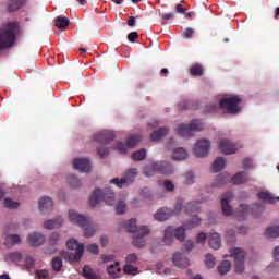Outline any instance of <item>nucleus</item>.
Here are the masks:
<instances>
[{
	"label": "nucleus",
	"mask_w": 279,
	"mask_h": 279,
	"mask_svg": "<svg viewBox=\"0 0 279 279\" xmlns=\"http://www.w3.org/2000/svg\"><path fill=\"white\" fill-rule=\"evenodd\" d=\"M97 151H98V155L100 156V158H106V156H108V154H109L108 148L97 147Z\"/></svg>",
	"instance_id": "nucleus-59"
},
{
	"label": "nucleus",
	"mask_w": 279,
	"mask_h": 279,
	"mask_svg": "<svg viewBox=\"0 0 279 279\" xmlns=\"http://www.w3.org/2000/svg\"><path fill=\"white\" fill-rule=\"evenodd\" d=\"M199 223H202V219H199L197 216H194L192 220L185 225V228H196V226H199Z\"/></svg>",
	"instance_id": "nucleus-43"
},
{
	"label": "nucleus",
	"mask_w": 279,
	"mask_h": 279,
	"mask_svg": "<svg viewBox=\"0 0 279 279\" xmlns=\"http://www.w3.org/2000/svg\"><path fill=\"white\" fill-rule=\"evenodd\" d=\"M143 173L146 178H151V175H156V173L171 175V173H173V166L167 161L151 163L144 168Z\"/></svg>",
	"instance_id": "nucleus-5"
},
{
	"label": "nucleus",
	"mask_w": 279,
	"mask_h": 279,
	"mask_svg": "<svg viewBox=\"0 0 279 279\" xmlns=\"http://www.w3.org/2000/svg\"><path fill=\"white\" fill-rule=\"evenodd\" d=\"M4 206H5V208H19V204L16 202L12 201V198H5Z\"/></svg>",
	"instance_id": "nucleus-51"
},
{
	"label": "nucleus",
	"mask_w": 279,
	"mask_h": 279,
	"mask_svg": "<svg viewBox=\"0 0 279 279\" xmlns=\"http://www.w3.org/2000/svg\"><path fill=\"white\" fill-rule=\"evenodd\" d=\"M37 279H49V271L47 270H37Z\"/></svg>",
	"instance_id": "nucleus-53"
},
{
	"label": "nucleus",
	"mask_w": 279,
	"mask_h": 279,
	"mask_svg": "<svg viewBox=\"0 0 279 279\" xmlns=\"http://www.w3.org/2000/svg\"><path fill=\"white\" fill-rule=\"evenodd\" d=\"M217 269L220 276H226V274H228L230 269H232V264L229 260H223L218 265Z\"/></svg>",
	"instance_id": "nucleus-33"
},
{
	"label": "nucleus",
	"mask_w": 279,
	"mask_h": 279,
	"mask_svg": "<svg viewBox=\"0 0 279 279\" xmlns=\"http://www.w3.org/2000/svg\"><path fill=\"white\" fill-rule=\"evenodd\" d=\"M136 38H138V33L136 32H131L129 35H128V40L130 43H136Z\"/></svg>",
	"instance_id": "nucleus-60"
},
{
	"label": "nucleus",
	"mask_w": 279,
	"mask_h": 279,
	"mask_svg": "<svg viewBox=\"0 0 279 279\" xmlns=\"http://www.w3.org/2000/svg\"><path fill=\"white\" fill-rule=\"evenodd\" d=\"M83 276L86 279H97V272H95V270H93V268H90V266H84L83 268Z\"/></svg>",
	"instance_id": "nucleus-38"
},
{
	"label": "nucleus",
	"mask_w": 279,
	"mask_h": 279,
	"mask_svg": "<svg viewBox=\"0 0 279 279\" xmlns=\"http://www.w3.org/2000/svg\"><path fill=\"white\" fill-rule=\"evenodd\" d=\"M258 199L264 202L265 204H276V202H279V197L274 196V194L265 191V192H259L257 194Z\"/></svg>",
	"instance_id": "nucleus-21"
},
{
	"label": "nucleus",
	"mask_w": 279,
	"mask_h": 279,
	"mask_svg": "<svg viewBox=\"0 0 279 279\" xmlns=\"http://www.w3.org/2000/svg\"><path fill=\"white\" fill-rule=\"evenodd\" d=\"M9 260H11V263H19V260H21V253L15 252V253H10L8 255Z\"/></svg>",
	"instance_id": "nucleus-50"
},
{
	"label": "nucleus",
	"mask_w": 279,
	"mask_h": 279,
	"mask_svg": "<svg viewBox=\"0 0 279 279\" xmlns=\"http://www.w3.org/2000/svg\"><path fill=\"white\" fill-rule=\"evenodd\" d=\"M202 130H204V123L199 120H192L190 124H180L177 132L183 138H191L193 132H202Z\"/></svg>",
	"instance_id": "nucleus-8"
},
{
	"label": "nucleus",
	"mask_w": 279,
	"mask_h": 279,
	"mask_svg": "<svg viewBox=\"0 0 279 279\" xmlns=\"http://www.w3.org/2000/svg\"><path fill=\"white\" fill-rule=\"evenodd\" d=\"M209 151H210V141L199 140L198 142H196L194 146V154L197 158H204L205 156H208Z\"/></svg>",
	"instance_id": "nucleus-13"
},
{
	"label": "nucleus",
	"mask_w": 279,
	"mask_h": 279,
	"mask_svg": "<svg viewBox=\"0 0 279 279\" xmlns=\"http://www.w3.org/2000/svg\"><path fill=\"white\" fill-rule=\"evenodd\" d=\"M186 236L184 227H167L163 233V245H171L173 243V239H177L178 241H184Z\"/></svg>",
	"instance_id": "nucleus-7"
},
{
	"label": "nucleus",
	"mask_w": 279,
	"mask_h": 279,
	"mask_svg": "<svg viewBox=\"0 0 279 279\" xmlns=\"http://www.w3.org/2000/svg\"><path fill=\"white\" fill-rule=\"evenodd\" d=\"M205 265H206V267H208V269H213L215 267V265H217V258H215V256H213L210 253H208L205 256Z\"/></svg>",
	"instance_id": "nucleus-40"
},
{
	"label": "nucleus",
	"mask_w": 279,
	"mask_h": 279,
	"mask_svg": "<svg viewBox=\"0 0 279 279\" xmlns=\"http://www.w3.org/2000/svg\"><path fill=\"white\" fill-rule=\"evenodd\" d=\"M172 263L175 267H179V269H186V267H189V258L182 253H175Z\"/></svg>",
	"instance_id": "nucleus-20"
},
{
	"label": "nucleus",
	"mask_w": 279,
	"mask_h": 279,
	"mask_svg": "<svg viewBox=\"0 0 279 279\" xmlns=\"http://www.w3.org/2000/svg\"><path fill=\"white\" fill-rule=\"evenodd\" d=\"M116 213H117V215H123V213H125V202L120 201L116 205Z\"/></svg>",
	"instance_id": "nucleus-49"
},
{
	"label": "nucleus",
	"mask_w": 279,
	"mask_h": 279,
	"mask_svg": "<svg viewBox=\"0 0 279 279\" xmlns=\"http://www.w3.org/2000/svg\"><path fill=\"white\" fill-rule=\"evenodd\" d=\"M142 138L143 137L141 135H131L130 137H128L125 144H123V142H118L116 144V149L117 151H120V154H125L128 149H132V147H136V145L141 143Z\"/></svg>",
	"instance_id": "nucleus-11"
},
{
	"label": "nucleus",
	"mask_w": 279,
	"mask_h": 279,
	"mask_svg": "<svg viewBox=\"0 0 279 279\" xmlns=\"http://www.w3.org/2000/svg\"><path fill=\"white\" fill-rule=\"evenodd\" d=\"M208 243L211 250H219L221 247V236H219V233L211 234Z\"/></svg>",
	"instance_id": "nucleus-26"
},
{
	"label": "nucleus",
	"mask_w": 279,
	"mask_h": 279,
	"mask_svg": "<svg viewBox=\"0 0 279 279\" xmlns=\"http://www.w3.org/2000/svg\"><path fill=\"white\" fill-rule=\"evenodd\" d=\"M265 234H266V236H268V239H278L279 227L275 226V227L267 228Z\"/></svg>",
	"instance_id": "nucleus-39"
},
{
	"label": "nucleus",
	"mask_w": 279,
	"mask_h": 279,
	"mask_svg": "<svg viewBox=\"0 0 279 279\" xmlns=\"http://www.w3.org/2000/svg\"><path fill=\"white\" fill-rule=\"evenodd\" d=\"M227 181L228 179L223 174H220L217 178V184H226Z\"/></svg>",
	"instance_id": "nucleus-64"
},
{
	"label": "nucleus",
	"mask_w": 279,
	"mask_h": 279,
	"mask_svg": "<svg viewBox=\"0 0 279 279\" xmlns=\"http://www.w3.org/2000/svg\"><path fill=\"white\" fill-rule=\"evenodd\" d=\"M206 239H208V235L206 233L201 232L196 238V243H201V245H204Z\"/></svg>",
	"instance_id": "nucleus-55"
},
{
	"label": "nucleus",
	"mask_w": 279,
	"mask_h": 279,
	"mask_svg": "<svg viewBox=\"0 0 279 279\" xmlns=\"http://www.w3.org/2000/svg\"><path fill=\"white\" fill-rule=\"evenodd\" d=\"M252 167V159L251 158H244L243 159V169H250Z\"/></svg>",
	"instance_id": "nucleus-62"
},
{
	"label": "nucleus",
	"mask_w": 279,
	"mask_h": 279,
	"mask_svg": "<svg viewBox=\"0 0 279 279\" xmlns=\"http://www.w3.org/2000/svg\"><path fill=\"white\" fill-rule=\"evenodd\" d=\"M230 256L234 259V269L236 274L245 271V251L241 247H233L230 250Z\"/></svg>",
	"instance_id": "nucleus-9"
},
{
	"label": "nucleus",
	"mask_w": 279,
	"mask_h": 279,
	"mask_svg": "<svg viewBox=\"0 0 279 279\" xmlns=\"http://www.w3.org/2000/svg\"><path fill=\"white\" fill-rule=\"evenodd\" d=\"M60 255L61 258L68 263H80V260H82V256H84V245L78 246L75 253L62 251Z\"/></svg>",
	"instance_id": "nucleus-12"
},
{
	"label": "nucleus",
	"mask_w": 279,
	"mask_h": 279,
	"mask_svg": "<svg viewBox=\"0 0 279 279\" xmlns=\"http://www.w3.org/2000/svg\"><path fill=\"white\" fill-rule=\"evenodd\" d=\"M163 186L166 189V191H174L175 190V185H173V182L166 180L163 181Z\"/></svg>",
	"instance_id": "nucleus-56"
},
{
	"label": "nucleus",
	"mask_w": 279,
	"mask_h": 279,
	"mask_svg": "<svg viewBox=\"0 0 279 279\" xmlns=\"http://www.w3.org/2000/svg\"><path fill=\"white\" fill-rule=\"evenodd\" d=\"M190 74L194 77H202V75H204V66L199 63L191 65Z\"/></svg>",
	"instance_id": "nucleus-35"
},
{
	"label": "nucleus",
	"mask_w": 279,
	"mask_h": 279,
	"mask_svg": "<svg viewBox=\"0 0 279 279\" xmlns=\"http://www.w3.org/2000/svg\"><path fill=\"white\" fill-rule=\"evenodd\" d=\"M68 182L69 184L72 185L73 189H80L81 186V182H80V179H77V177H75L74 174H71L69 178H68Z\"/></svg>",
	"instance_id": "nucleus-42"
},
{
	"label": "nucleus",
	"mask_w": 279,
	"mask_h": 279,
	"mask_svg": "<svg viewBox=\"0 0 279 279\" xmlns=\"http://www.w3.org/2000/svg\"><path fill=\"white\" fill-rule=\"evenodd\" d=\"M101 202H105L107 206H114V192L107 189L106 192L96 189L89 197V206L95 208L99 206Z\"/></svg>",
	"instance_id": "nucleus-4"
},
{
	"label": "nucleus",
	"mask_w": 279,
	"mask_h": 279,
	"mask_svg": "<svg viewBox=\"0 0 279 279\" xmlns=\"http://www.w3.org/2000/svg\"><path fill=\"white\" fill-rule=\"evenodd\" d=\"M87 252H90V254H99V246L97 244H90L87 246Z\"/></svg>",
	"instance_id": "nucleus-54"
},
{
	"label": "nucleus",
	"mask_w": 279,
	"mask_h": 279,
	"mask_svg": "<svg viewBox=\"0 0 279 279\" xmlns=\"http://www.w3.org/2000/svg\"><path fill=\"white\" fill-rule=\"evenodd\" d=\"M184 183L185 184H193L194 180H195V174H193V172H186L184 175Z\"/></svg>",
	"instance_id": "nucleus-52"
},
{
	"label": "nucleus",
	"mask_w": 279,
	"mask_h": 279,
	"mask_svg": "<svg viewBox=\"0 0 279 279\" xmlns=\"http://www.w3.org/2000/svg\"><path fill=\"white\" fill-rule=\"evenodd\" d=\"M17 29L19 24L15 22H11L8 24L7 28L0 29V49H8L14 45Z\"/></svg>",
	"instance_id": "nucleus-3"
},
{
	"label": "nucleus",
	"mask_w": 279,
	"mask_h": 279,
	"mask_svg": "<svg viewBox=\"0 0 279 279\" xmlns=\"http://www.w3.org/2000/svg\"><path fill=\"white\" fill-rule=\"evenodd\" d=\"M54 24L58 29H66V27H69V25L71 24V20H69V17L66 16L60 15L56 17Z\"/></svg>",
	"instance_id": "nucleus-24"
},
{
	"label": "nucleus",
	"mask_w": 279,
	"mask_h": 279,
	"mask_svg": "<svg viewBox=\"0 0 279 279\" xmlns=\"http://www.w3.org/2000/svg\"><path fill=\"white\" fill-rule=\"evenodd\" d=\"M233 184H245V182H250V175L247 172H238L233 178H232Z\"/></svg>",
	"instance_id": "nucleus-25"
},
{
	"label": "nucleus",
	"mask_w": 279,
	"mask_h": 279,
	"mask_svg": "<svg viewBox=\"0 0 279 279\" xmlns=\"http://www.w3.org/2000/svg\"><path fill=\"white\" fill-rule=\"evenodd\" d=\"M232 197H234L232 192H226L225 194H222L221 208L226 217H230V215H233L232 206H230V202H232Z\"/></svg>",
	"instance_id": "nucleus-15"
},
{
	"label": "nucleus",
	"mask_w": 279,
	"mask_h": 279,
	"mask_svg": "<svg viewBox=\"0 0 279 279\" xmlns=\"http://www.w3.org/2000/svg\"><path fill=\"white\" fill-rule=\"evenodd\" d=\"M182 208H183V202L182 199H178L174 206V210H171L169 208H161L157 210L154 217L157 221H167V219H169L171 215H179Z\"/></svg>",
	"instance_id": "nucleus-10"
},
{
	"label": "nucleus",
	"mask_w": 279,
	"mask_h": 279,
	"mask_svg": "<svg viewBox=\"0 0 279 279\" xmlns=\"http://www.w3.org/2000/svg\"><path fill=\"white\" fill-rule=\"evenodd\" d=\"M193 34H195V31H193V28H186L182 36L183 38H193Z\"/></svg>",
	"instance_id": "nucleus-57"
},
{
	"label": "nucleus",
	"mask_w": 279,
	"mask_h": 279,
	"mask_svg": "<svg viewBox=\"0 0 279 279\" xmlns=\"http://www.w3.org/2000/svg\"><path fill=\"white\" fill-rule=\"evenodd\" d=\"M136 175H138V171L136 170V168H131L129 169L125 174H124V180H125V184H132V182H134Z\"/></svg>",
	"instance_id": "nucleus-31"
},
{
	"label": "nucleus",
	"mask_w": 279,
	"mask_h": 279,
	"mask_svg": "<svg viewBox=\"0 0 279 279\" xmlns=\"http://www.w3.org/2000/svg\"><path fill=\"white\" fill-rule=\"evenodd\" d=\"M120 263L116 262L112 265H109L107 267V272L109 274V276H111V278H119V274H121V268L119 267Z\"/></svg>",
	"instance_id": "nucleus-28"
},
{
	"label": "nucleus",
	"mask_w": 279,
	"mask_h": 279,
	"mask_svg": "<svg viewBox=\"0 0 279 279\" xmlns=\"http://www.w3.org/2000/svg\"><path fill=\"white\" fill-rule=\"evenodd\" d=\"M124 274H129L131 276H136V271H138L137 267L132 266L131 264H126L123 268Z\"/></svg>",
	"instance_id": "nucleus-44"
},
{
	"label": "nucleus",
	"mask_w": 279,
	"mask_h": 279,
	"mask_svg": "<svg viewBox=\"0 0 279 279\" xmlns=\"http://www.w3.org/2000/svg\"><path fill=\"white\" fill-rule=\"evenodd\" d=\"M27 3V0H10L8 4L9 12H16L21 10V8H24V5Z\"/></svg>",
	"instance_id": "nucleus-23"
},
{
	"label": "nucleus",
	"mask_w": 279,
	"mask_h": 279,
	"mask_svg": "<svg viewBox=\"0 0 279 279\" xmlns=\"http://www.w3.org/2000/svg\"><path fill=\"white\" fill-rule=\"evenodd\" d=\"M202 208L201 203L197 201H192L187 203V205L184 207L185 213L191 215L192 213H197Z\"/></svg>",
	"instance_id": "nucleus-34"
},
{
	"label": "nucleus",
	"mask_w": 279,
	"mask_h": 279,
	"mask_svg": "<svg viewBox=\"0 0 279 279\" xmlns=\"http://www.w3.org/2000/svg\"><path fill=\"white\" fill-rule=\"evenodd\" d=\"M69 219L71 223H75L80 226V228H84V236L90 239V236H95L97 232V227L90 225L88 219L84 217L82 214L77 213L75 209L69 210Z\"/></svg>",
	"instance_id": "nucleus-2"
},
{
	"label": "nucleus",
	"mask_w": 279,
	"mask_h": 279,
	"mask_svg": "<svg viewBox=\"0 0 279 279\" xmlns=\"http://www.w3.org/2000/svg\"><path fill=\"white\" fill-rule=\"evenodd\" d=\"M20 241H21V236H19V234H9L5 236L4 245L7 247H12L14 245H17Z\"/></svg>",
	"instance_id": "nucleus-29"
},
{
	"label": "nucleus",
	"mask_w": 279,
	"mask_h": 279,
	"mask_svg": "<svg viewBox=\"0 0 279 279\" xmlns=\"http://www.w3.org/2000/svg\"><path fill=\"white\" fill-rule=\"evenodd\" d=\"M169 134V129L167 128H161L150 134V140L151 141H160L161 138H165Z\"/></svg>",
	"instance_id": "nucleus-27"
},
{
	"label": "nucleus",
	"mask_w": 279,
	"mask_h": 279,
	"mask_svg": "<svg viewBox=\"0 0 279 279\" xmlns=\"http://www.w3.org/2000/svg\"><path fill=\"white\" fill-rule=\"evenodd\" d=\"M161 19H163L165 21H171V20L175 19V13L161 14Z\"/></svg>",
	"instance_id": "nucleus-61"
},
{
	"label": "nucleus",
	"mask_w": 279,
	"mask_h": 279,
	"mask_svg": "<svg viewBox=\"0 0 279 279\" xmlns=\"http://www.w3.org/2000/svg\"><path fill=\"white\" fill-rule=\"evenodd\" d=\"M219 105L218 104H209V105H206L205 106V112H209V113H213V112H217V110H219Z\"/></svg>",
	"instance_id": "nucleus-48"
},
{
	"label": "nucleus",
	"mask_w": 279,
	"mask_h": 279,
	"mask_svg": "<svg viewBox=\"0 0 279 279\" xmlns=\"http://www.w3.org/2000/svg\"><path fill=\"white\" fill-rule=\"evenodd\" d=\"M81 245H84V244H80V242H77L76 239H70L68 242H66V246L70 248V250H76L77 252V248L81 246Z\"/></svg>",
	"instance_id": "nucleus-45"
},
{
	"label": "nucleus",
	"mask_w": 279,
	"mask_h": 279,
	"mask_svg": "<svg viewBox=\"0 0 279 279\" xmlns=\"http://www.w3.org/2000/svg\"><path fill=\"white\" fill-rule=\"evenodd\" d=\"M131 158L135 161H141V160H145V158H147V150L145 148H142L135 153H133V155L131 156Z\"/></svg>",
	"instance_id": "nucleus-37"
},
{
	"label": "nucleus",
	"mask_w": 279,
	"mask_h": 279,
	"mask_svg": "<svg viewBox=\"0 0 279 279\" xmlns=\"http://www.w3.org/2000/svg\"><path fill=\"white\" fill-rule=\"evenodd\" d=\"M58 241H60V234H58V233H52V234L50 235V243H51L52 245H58Z\"/></svg>",
	"instance_id": "nucleus-58"
},
{
	"label": "nucleus",
	"mask_w": 279,
	"mask_h": 279,
	"mask_svg": "<svg viewBox=\"0 0 279 279\" xmlns=\"http://www.w3.org/2000/svg\"><path fill=\"white\" fill-rule=\"evenodd\" d=\"M94 141L100 145H108L114 141V133L112 131H100L94 134Z\"/></svg>",
	"instance_id": "nucleus-14"
},
{
	"label": "nucleus",
	"mask_w": 279,
	"mask_h": 279,
	"mask_svg": "<svg viewBox=\"0 0 279 279\" xmlns=\"http://www.w3.org/2000/svg\"><path fill=\"white\" fill-rule=\"evenodd\" d=\"M62 258L61 257H54L52 258V269L53 271L60 272L62 271Z\"/></svg>",
	"instance_id": "nucleus-41"
},
{
	"label": "nucleus",
	"mask_w": 279,
	"mask_h": 279,
	"mask_svg": "<svg viewBox=\"0 0 279 279\" xmlns=\"http://www.w3.org/2000/svg\"><path fill=\"white\" fill-rule=\"evenodd\" d=\"M73 167L77 169V171H81V173H88L90 171V159H74Z\"/></svg>",
	"instance_id": "nucleus-17"
},
{
	"label": "nucleus",
	"mask_w": 279,
	"mask_h": 279,
	"mask_svg": "<svg viewBox=\"0 0 279 279\" xmlns=\"http://www.w3.org/2000/svg\"><path fill=\"white\" fill-rule=\"evenodd\" d=\"M39 210L44 215L53 210V201L50 197L44 196L39 199Z\"/></svg>",
	"instance_id": "nucleus-19"
},
{
	"label": "nucleus",
	"mask_w": 279,
	"mask_h": 279,
	"mask_svg": "<svg viewBox=\"0 0 279 279\" xmlns=\"http://www.w3.org/2000/svg\"><path fill=\"white\" fill-rule=\"evenodd\" d=\"M218 147L222 154L230 156V154H236V146L229 140H220Z\"/></svg>",
	"instance_id": "nucleus-16"
},
{
	"label": "nucleus",
	"mask_w": 279,
	"mask_h": 279,
	"mask_svg": "<svg viewBox=\"0 0 279 279\" xmlns=\"http://www.w3.org/2000/svg\"><path fill=\"white\" fill-rule=\"evenodd\" d=\"M137 260H138V256L136 255V253H131L125 258L126 265H135Z\"/></svg>",
	"instance_id": "nucleus-46"
},
{
	"label": "nucleus",
	"mask_w": 279,
	"mask_h": 279,
	"mask_svg": "<svg viewBox=\"0 0 279 279\" xmlns=\"http://www.w3.org/2000/svg\"><path fill=\"white\" fill-rule=\"evenodd\" d=\"M62 226V218H56L44 222L46 230H53V228H60Z\"/></svg>",
	"instance_id": "nucleus-30"
},
{
	"label": "nucleus",
	"mask_w": 279,
	"mask_h": 279,
	"mask_svg": "<svg viewBox=\"0 0 279 279\" xmlns=\"http://www.w3.org/2000/svg\"><path fill=\"white\" fill-rule=\"evenodd\" d=\"M259 206L258 205H254V208H250L247 205H240V207L234 211V217L239 220V221H243V219H245V217H247V215H250V213H252V210H256L258 209Z\"/></svg>",
	"instance_id": "nucleus-18"
},
{
	"label": "nucleus",
	"mask_w": 279,
	"mask_h": 279,
	"mask_svg": "<svg viewBox=\"0 0 279 279\" xmlns=\"http://www.w3.org/2000/svg\"><path fill=\"white\" fill-rule=\"evenodd\" d=\"M27 239L33 246L43 245L45 243V235H43L41 233H31Z\"/></svg>",
	"instance_id": "nucleus-22"
},
{
	"label": "nucleus",
	"mask_w": 279,
	"mask_h": 279,
	"mask_svg": "<svg viewBox=\"0 0 279 279\" xmlns=\"http://www.w3.org/2000/svg\"><path fill=\"white\" fill-rule=\"evenodd\" d=\"M123 226L126 232L135 234L133 238V245L135 247H145V236L149 234V228L147 226H136V219L131 218L129 221H123Z\"/></svg>",
	"instance_id": "nucleus-1"
},
{
	"label": "nucleus",
	"mask_w": 279,
	"mask_h": 279,
	"mask_svg": "<svg viewBox=\"0 0 279 279\" xmlns=\"http://www.w3.org/2000/svg\"><path fill=\"white\" fill-rule=\"evenodd\" d=\"M110 184H116V186H118V189H123V186L128 185L125 183V179H119V178H114L110 181Z\"/></svg>",
	"instance_id": "nucleus-47"
},
{
	"label": "nucleus",
	"mask_w": 279,
	"mask_h": 279,
	"mask_svg": "<svg viewBox=\"0 0 279 279\" xmlns=\"http://www.w3.org/2000/svg\"><path fill=\"white\" fill-rule=\"evenodd\" d=\"M223 167H226V159L222 157H218L215 159L211 169L214 173H219V171H221Z\"/></svg>",
	"instance_id": "nucleus-32"
},
{
	"label": "nucleus",
	"mask_w": 279,
	"mask_h": 279,
	"mask_svg": "<svg viewBox=\"0 0 279 279\" xmlns=\"http://www.w3.org/2000/svg\"><path fill=\"white\" fill-rule=\"evenodd\" d=\"M241 98L239 96L225 97L219 101V108L227 114H239L241 112Z\"/></svg>",
	"instance_id": "nucleus-6"
},
{
	"label": "nucleus",
	"mask_w": 279,
	"mask_h": 279,
	"mask_svg": "<svg viewBox=\"0 0 279 279\" xmlns=\"http://www.w3.org/2000/svg\"><path fill=\"white\" fill-rule=\"evenodd\" d=\"M56 252H58V248H56V246L47 247L45 250V254H48V255H53L56 254Z\"/></svg>",
	"instance_id": "nucleus-63"
},
{
	"label": "nucleus",
	"mask_w": 279,
	"mask_h": 279,
	"mask_svg": "<svg viewBox=\"0 0 279 279\" xmlns=\"http://www.w3.org/2000/svg\"><path fill=\"white\" fill-rule=\"evenodd\" d=\"M189 156V154L186 153V150L182 147L177 148L173 153H172V158L173 160H184V158H186Z\"/></svg>",
	"instance_id": "nucleus-36"
}]
</instances>
